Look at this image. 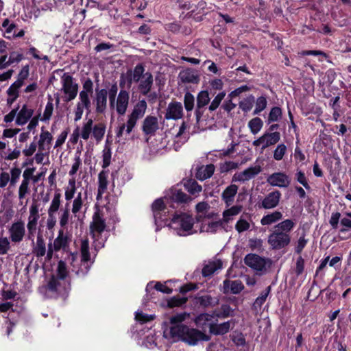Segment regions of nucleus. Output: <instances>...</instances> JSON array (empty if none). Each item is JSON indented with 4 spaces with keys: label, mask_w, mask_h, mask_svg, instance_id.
Listing matches in <instances>:
<instances>
[{
    "label": "nucleus",
    "mask_w": 351,
    "mask_h": 351,
    "mask_svg": "<svg viewBox=\"0 0 351 351\" xmlns=\"http://www.w3.org/2000/svg\"><path fill=\"white\" fill-rule=\"evenodd\" d=\"M21 170L18 167H12L10 171V184L14 186L21 176Z\"/></svg>",
    "instance_id": "obj_56"
},
{
    "label": "nucleus",
    "mask_w": 351,
    "mask_h": 351,
    "mask_svg": "<svg viewBox=\"0 0 351 351\" xmlns=\"http://www.w3.org/2000/svg\"><path fill=\"white\" fill-rule=\"evenodd\" d=\"M222 267V262L219 259H216L209 262L202 269V274L204 276H208L214 274L218 269Z\"/></svg>",
    "instance_id": "obj_36"
},
{
    "label": "nucleus",
    "mask_w": 351,
    "mask_h": 351,
    "mask_svg": "<svg viewBox=\"0 0 351 351\" xmlns=\"http://www.w3.org/2000/svg\"><path fill=\"white\" fill-rule=\"evenodd\" d=\"M179 78L183 83L198 84L199 82V76L197 71L191 69L180 71Z\"/></svg>",
    "instance_id": "obj_28"
},
{
    "label": "nucleus",
    "mask_w": 351,
    "mask_h": 351,
    "mask_svg": "<svg viewBox=\"0 0 351 351\" xmlns=\"http://www.w3.org/2000/svg\"><path fill=\"white\" fill-rule=\"evenodd\" d=\"M244 289V286L240 280H225L223 282V292L224 293L237 294Z\"/></svg>",
    "instance_id": "obj_25"
},
{
    "label": "nucleus",
    "mask_w": 351,
    "mask_h": 351,
    "mask_svg": "<svg viewBox=\"0 0 351 351\" xmlns=\"http://www.w3.org/2000/svg\"><path fill=\"white\" fill-rule=\"evenodd\" d=\"M210 101L209 93L206 90L200 91L197 97V108L201 109L208 104Z\"/></svg>",
    "instance_id": "obj_45"
},
{
    "label": "nucleus",
    "mask_w": 351,
    "mask_h": 351,
    "mask_svg": "<svg viewBox=\"0 0 351 351\" xmlns=\"http://www.w3.org/2000/svg\"><path fill=\"white\" fill-rule=\"evenodd\" d=\"M16 24L14 23H10L8 19H4L2 23V27L5 29L3 33L4 37L8 39H12L14 29L16 28Z\"/></svg>",
    "instance_id": "obj_43"
},
{
    "label": "nucleus",
    "mask_w": 351,
    "mask_h": 351,
    "mask_svg": "<svg viewBox=\"0 0 351 351\" xmlns=\"http://www.w3.org/2000/svg\"><path fill=\"white\" fill-rule=\"evenodd\" d=\"M61 193L56 192L47 208L46 226L48 230H52L56 226L57 215L58 216L60 228H67L71 219L69 204L66 203L64 206H61Z\"/></svg>",
    "instance_id": "obj_1"
},
{
    "label": "nucleus",
    "mask_w": 351,
    "mask_h": 351,
    "mask_svg": "<svg viewBox=\"0 0 351 351\" xmlns=\"http://www.w3.org/2000/svg\"><path fill=\"white\" fill-rule=\"evenodd\" d=\"M234 326L233 321L230 320L221 324L213 323L210 326V333L215 335H223L229 332V330Z\"/></svg>",
    "instance_id": "obj_26"
},
{
    "label": "nucleus",
    "mask_w": 351,
    "mask_h": 351,
    "mask_svg": "<svg viewBox=\"0 0 351 351\" xmlns=\"http://www.w3.org/2000/svg\"><path fill=\"white\" fill-rule=\"evenodd\" d=\"M282 213L280 211L276 210L264 215L261 219V224L262 226H269L282 219Z\"/></svg>",
    "instance_id": "obj_34"
},
{
    "label": "nucleus",
    "mask_w": 351,
    "mask_h": 351,
    "mask_svg": "<svg viewBox=\"0 0 351 351\" xmlns=\"http://www.w3.org/2000/svg\"><path fill=\"white\" fill-rule=\"evenodd\" d=\"M29 76V66H25L22 68L20 73L18 75L17 80L13 83L16 86H18V87H21L25 82V80Z\"/></svg>",
    "instance_id": "obj_48"
},
{
    "label": "nucleus",
    "mask_w": 351,
    "mask_h": 351,
    "mask_svg": "<svg viewBox=\"0 0 351 351\" xmlns=\"http://www.w3.org/2000/svg\"><path fill=\"white\" fill-rule=\"evenodd\" d=\"M223 221L221 220L202 223L200 227V232L215 233L223 226Z\"/></svg>",
    "instance_id": "obj_39"
},
{
    "label": "nucleus",
    "mask_w": 351,
    "mask_h": 351,
    "mask_svg": "<svg viewBox=\"0 0 351 351\" xmlns=\"http://www.w3.org/2000/svg\"><path fill=\"white\" fill-rule=\"evenodd\" d=\"M106 125L102 123L93 124V120L88 119L83 122L81 128L77 127L73 132V142L76 143L79 137L87 141L92 136L97 143H99L105 134Z\"/></svg>",
    "instance_id": "obj_3"
},
{
    "label": "nucleus",
    "mask_w": 351,
    "mask_h": 351,
    "mask_svg": "<svg viewBox=\"0 0 351 351\" xmlns=\"http://www.w3.org/2000/svg\"><path fill=\"white\" fill-rule=\"evenodd\" d=\"M213 319V315L209 313H201L194 319V322L197 327L202 330H206L208 328L209 332H210V326L214 323Z\"/></svg>",
    "instance_id": "obj_24"
},
{
    "label": "nucleus",
    "mask_w": 351,
    "mask_h": 351,
    "mask_svg": "<svg viewBox=\"0 0 351 351\" xmlns=\"http://www.w3.org/2000/svg\"><path fill=\"white\" fill-rule=\"evenodd\" d=\"M59 279V278L52 276L47 284V289L49 291L53 293H56L59 291L61 287V284Z\"/></svg>",
    "instance_id": "obj_51"
},
{
    "label": "nucleus",
    "mask_w": 351,
    "mask_h": 351,
    "mask_svg": "<svg viewBox=\"0 0 351 351\" xmlns=\"http://www.w3.org/2000/svg\"><path fill=\"white\" fill-rule=\"evenodd\" d=\"M29 181L22 180L18 191V197L19 200H23L27 195L30 193Z\"/></svg>",
    "instance_id": "obj_49"
},
{
    "label": "nucleus",
    "mask_w": 351,
    "mask_h": 351,
    "mask_svg": "<svg viewBox=\"0 0 351 351\" xmlns=\"http://www.w3.org/2000/svg\"><path fill=\"white\" fill-rule=\"evenodd\" d=\"M263 126V122L259 117H255L248 122V127L253 134H258Z\"/></svg>",
    "instance_id": "obj_44"
},
{
    "label": "nucleus",
    "mask_w": 351,
    "mask_h": 351,
    "mask_svg": "<svg viewBox=\"0 0 351 351\" xmlns=\"http://www.w3.org/2000/svg\"><path fill=\"white\" fill-rule=\"evenodd\" d=\"M71 241V235L69 233L67 228H60L53 243H49L48 245L47 258L49 259L51 258L53 251H59L61 249L65 250L69 246Z\"/></svg>",
    "instance_id": "obj_10"
},
{
    "label": "nucleus",
    "mask_w": 351,
    "mask_h": 351,
    "mask_svg": "<svg viewBox=\"0 0 351 351\" xmlns=\"http://www.w3.org/2000/svg\"><path fill=\"white\" fill-rule=\"evenodd\" d=\"M282 117V110L279 107H274L271 109L268 116L267 122L270 123L271 122L278 121Z\"/></svg>",
    "instance_id": "obj_52"
},
{
    "label": "nucleus",
    "mask_w": 351,
    "mask_h": 351,
    "mask_svg": "<svg viewBox=\"0 0 351 351\" xmlns=\"http://www.w3.org/2000/svg\"><path fill=\"white\" fill-rule=\"evenodd\" d=\"M267 182L273 186L287 188L291 183V179L289 176L285 173L276 172L267 177Z\"/></svg>",
    "instance_id": "obj_19"
},
{
    "label": "nucleus",
    "mask_w": 351,
    "mask_h": 351,
    "mask_svg": "<svg viewBox=\"0 0 351 351\" xmlns=\"http://www.w3.org/2000/svg\"><path fill=\"white\" fill-rule=\"evenodd\" d=\"M53 104L52 101L49 100L45 106V110L43 112V116L41 120L43 121H49L53 114Z\"/></svg>",
    "instance_id": "obj_61"
},
{
    "label": "nucleus",
    "mask_w": 351,
    "mask_h": 351,
    "mask_svg": "<svg viewBox=\"0 0 351 351\" xmlns=\"http://www.w3.org/2000/svg\"><path fill=\"white\" fill-rule=\"evenodd\" d=\"M242 209L243 206L241 205H234L228 209H226L223 212V218L221 221H223V223H228L230 221H232L234 217L242 211Z\"/></svg>",
    "instance_id": "obj_33"
},
{
    "label": "nucleus",
    "mask_w": 351,
    "mask_h": 351,
    "mask_svg": "<svg viewBox=\"0 0 351 351\" xmlns=\"http://www.w3.org/2000/svg\"><path fill=\"white\" fill-rule=\"evenodd\" d=\"M250 221L245 219L243 216H241L235 224V230L239 233H241V232H243L245 231L250 230Z\"/></svg>",
    "instance_id": "obj_46"
},
{
    "label": "nucleus",
    "mask_w": 351,
    "mask_h": 351,
    "mask_svg": "<svg viewBox=\"0 0 351 351\" xmlns=\"http://www.w3.org/2000/svg\"><path fill=\"white\" fill-rule=\"evenodd\" d=\"M168 196L171 200L178 203H186L191 200L189 195L176 188L171 189Z\"/></svg>",
    "instance_id": "obj_32"
},
{
    "label": "nucleus",
    "mask_w": 351,
    "mask_h": 351,
    "mask_svg": "<svg viewBox=\"0 0 351 351\" xmlns=\"http://www.w3.org/2000/svg\"><path fill=\"white\" fill-rule=\"evenodd\" d=\"M254 102V97L251 95L240 101L239 107L243 111L248 112L252 108Z\"/></svg>",
    "instance_id": "obj_54"
},
{
    "label": "nucleus",
    "mask_w": 351,
    "mask_h": 351,
    "mask_svg": "<svg viewBox=\"0 0 351 351\" xmlns=\"http://www.w3.org/2000/svg\"><path fill=\"white\" fill-rule=\"evenodd\" d=\"M76 193V181L74 178L69 180L68 186L65 188L64 198L66 201H71Z\"/></svg>",
    "instance_id": "obj_41"
},
{
    "label": "nucleus",
    "mask_w": 351,
    "mask_h": 351,
    "mask_svg": "<svg viewBox=\"0 0 351 351\" xmlns=\"http://www.w3.org/2000/svg\"><path fill=\"white\" fill-rule=\"evenodd\" d=\"M106 223L104 213L99 209L93 213L90 223V234L93 239V246L95 251L104 247L106 237L104 235Z\"/></svg>",
    "instance_id": "obj_5"
},
{
    "label": "nucleus",
    "mask_w": 351,
    "mask_h": 351,
    "mask_svg": "<svg viewBox=\"0 0 351 351\" xmlns=\"http://www.w3.org/2000/svg\"><path fill=\"white\" fill-rule=\"evenodd\" d=\"M239 167V164L234 161H226L221 164L220 169L222 173L228 172Z\"/></svg>",
    "instance_id": "obj_63"
},
{
    "label": "nucleus",
    "mask_w": 351,
    "mask_h": 351,
    "mask_svg": "<svg viewBox=\"0 0 351 351\" xmlns=\"http://www.w3.org/2000/svg\"><path fill=\"white\" fill-rule=\"evenodd\" d=\"M170 333L173 337H176L191 346L196 345L199 341H208L210 339L209 335L185 325L172 326L170 328Z\"/></svg>",
    "instance_id": "obj_4"
},
{
    "label": "nucleus",
    "mask_w": 351,
    "mask_h": 351,
    "mask_svg": "<svg viewBox=\"0 0 351 351\" xmlns=\"http://www.w3.org/2000/svg\"><path fill=\"white\" fill-rule=\"evenodd\" d=\"M195 220L193 217L184 213L175 214L169 226L179 236L186 237L196 233L193 230Z\"/></svg>",
    "instance_id": "obj_7"
},
{
    "label": "nucleus",
    "mask_w": 351,
    "mask_h": 351,
    "mask_svg": "<svg viewBox=\"0 0 351 351\" xmlns=\"http://www.w3.org/2000/svg\"><path fill=\"white\" fill-rule=\"evenodd\" d=\"M33 253L37 257H42L46 254V246L43 236L38 234L36 239V242H34Z\"/></svg>",
    "instance_id": "obj_35"
},
{
    "label": "nucleus",
    "mask_w": 351,
    "mask_h": 351,
    "mask_svg": "<svg viewBox=\"0 0 351 351\" xmlns=\"http://www.w3.org/2000/svg\"><path fill=\"white\" fill-rule=\"evenodd\" d=\"M86 197L83 198L82 193H78L77 196L72 202L71 212L76 217L82 209L84 205V200Z\"/></svg>",
    "instance_id": "obj_40"
},
{
    "label": "nucleus",
    "mask_w": 351,
    "mask_h": 351,
    "mask_svg": "<svg viewBox=\"0 0 351 351\" xmlns=\"http://www.w3.org/2000/svg\"><path fill=\"white\" fill-rule=\"evenodd\" d=\"M74 162L72 165V167H71V170L69 171V175L71 176H73L74 175L76 174L77 171H78L80 167L82 165V160H81V158H80V154L77 152L75 154V156H74Z\"/></svg>",
    "instance_id": "obj_60"
},
{
    "label": "nucleus",
    "mask_w": 351,
    "mask_h": 351,
    "mask_svg": "<svg viewBox=\"0 0 351 351\" xmlns=\"http://www.w3.org/2000/svg\"><path fill=\"white\" fill-rule=\"evenodd\" d=\"M281 193L278 191L269 193L262 201L261 207L265 209H271L276 207L280 202Z\"/></svg>",
    "instance_id": "obj_22"
},
{
    "label": "nucleus",
    "mask_w": 351,
    "mask_h": 351,
    "mask_svg": "<svg viewBox=\"0 0 351 351\" xmlns=\"http://www.w3.org/2000/svg\"><path fill=\"white\" fill-rule=\"evenodd\" d=\"M138 90L143 95H147L151 90L154 83L153 76L149 72H145V67L143 66L142 73L140 79L137 81Z\"/></svg>",
    "instance_id": "obj_18"
},
{
    "label": "nucleus",
    "mask_w": 351,
    "mask_h": 351,
    "mask_svg": "<svg viewBox=\"0 0 351 351\" xmlns=\"http://www.w3.org/2000/svg\"><path fill=\"white\" fill-rule=\"evenodd\" d=\"M40 219L39 204L34 202L29 209L27 217V239L34 243L35 234L36 233L38 220Z\"/></svg>",
    "instance_id": "obj_11"
},
{
    "label": "nucleus",
    "mask_w": 351,
    "mask_h": 351,
    "mask_svg": "<svg viewBox=\"0 0 351 351\" xmlns=\"http://www.w3.org/2000/svg\"><path fill=\"white\" fill-rule=\"evenodd\" d=\"M108 171L103 170L98 175V189L96 199L97 201L101 199L103 194L106 191L108 181Z\"/></svg>",
    "instance_id": "obj_27"
},
{
    "label": "nucleus",
    "mask_w": 351,
    "mask_h": 351,
    "mask_svg": "<svg viewBox=\"0 0 351 351\" xmlns=\"http://www.w3.org/2000/svg\"><path fill=\"white\" fill-rule=\"evenodd\" d=\"M185 188L192 195L199 194L202 191V186L195 181H189L185 184Z\"/></svg>",
    "instance_id": "obj_50"
},
{
    "label": "nucleus",
    "mask_w": 351,
    "mask_h": 351,
    "mask_svg": "<svg viewBox=\"0 0 351 351\" xmlns=\"http://www.w3.org/2000/svg\"><path fill=\"white\" fill-rule=\"evenodd\" d=\"M90 96V95H88L84 92H80L79 101L77 102L78 104L84 107L88 112L90 111L91 106Z\"/></svg>",
    "instance_id": "obj_47"
},
{
    "label": "nucleus",
    "mask_w": 351,
    "mask_h": 351,
    "mask_svg": "<svg viewBox=\"0 0 351 351\" xmlns=\"http://www.w3.org/2000/svg\"><path fill=\"white\" fill-rule=\"evenodd\" d=\"M102 167L104 169L108 167L111 161V150L108 145H105L102 152Z\"/></svg>",
    "instance_id": "obj_53"
},
{
    "label": "nucleus",
    "mask_w": 351,
    "mask_h": 351,
    "mask_svg": "<svg viewBox=\"0 0 351 351\" xmlns=\"http://www.w3.org/2000/svg\"><path fill=\"white\" fill-rule=\"evenodd\" d=\"M183 114L182 105L180 102H171L169 104L165 114L166 119H179Z\"/></svg>",
    "instance_id": "obj_21"
},
{
    "label": "nucleus",
    "mask_w": 351,
    "mask_h": 351,
    "mask_svg": "<svg viewBox=\"0 0 351 351\" xmlns=\"http://www.w3.org/2000/svg\"><path fill=\"white\" fill-rule=\"evenodd\" d=\"M147 108V104L145 99L139 100L133 107L132 111L127 116V121L125 123L120 125L116 132L117 137L119 138L123 136V132L125 130L127 134H130L137 121L143 117Z\"/></svg>",
    "instance_id": "obj_6"
},
{
    "label": "nucleus",
    "mask_w": 351,
    "mask_h": 351,
    "mask_svg": "<svg viewBox=\"0 0 351 351\" xmlns=\"http://www.w3.org/2000/svg\"><path fill=\"white\" fill-rule=\"evenodd\" d=\"M215 169V166L213 164L202 165L197 169L195 177L199 180H205L213 175Z\"/></svg>",
    "instance_id": "obj_29"
},
{
    "label": "nucleus",
    "mask_w": 351,
    "mask_h": 351,
    "mask_svg": "<svg viewBox=\"0 0 351 351\" xmlns=\"http://www.w3.org/2000/svg\"><path fill=\"white\" fill-rule=\"evenodd\" d=\"M197 302L204 307L215 306L219 303L217 298H212L210 295H204L196 298Z\"/></svg>",
    "instance_id": "obj_38"
},
{
    "label": "nucleus",
    "mask_w": 351,
    "mask_h": 351,
    "mask_svg": "<svg viewBox=\"0 0 351 351\" xmlns=\"http://www.w3.org/2000/svg\"><path fill=\"white\" fill-rule=\"evenodd\" d=\"M194 101H195L194 97L191 93H186L184 95V103L185 109L187 111H191L193 110V108L194 107Z\"/></svg>",
    "instance_id": "obj_64"
},
{
    "label": "nucleus",
    "mask_w": 351,
    "mask_h": 351,
    "mask_svg": "<svg viewBox=\"0 0 351 351\" xmlns=\"http://www.w3.org/2000/svg\"><path fill=\"white\" fill-rule=\"evenodd\" d=\"M63 100L66 102L73 100L78 93V84L75 82L73 77L69 73H64L60 80Z\"/></svg>",
    "instance_id": "obj_9"
},
{
    "label": "nucleus",
    "mask_w": 351,
    "mask_h": 351,
    "mask_svg": "<svg viewBox=\"0 0 351 351\" xmlns=\"http://www.w3.org/2000/svg\"><path fill=\"white\" fill-rule=\"evenodd\" d=\"M286 152V145L284 144H279L274 152V158L276 160H282Z\"/></svg>",
    "instance_id": "obj_62"
},
{
    "label": "nucleus",
    "mask_w": 351,
    "mask_h": 351,
    "mask_svg": "<svg viewBox=\"0 0 351 351\" xmlns=\"http://www.w3.org/2000/svg\"><path fill=\"white\" fill-rule=\"evenodd\" d=\"M280 139V134L278 132H265L258 139L253 141L252 145L254 147L261 146V149L264 150L268 147L274 145Z\"/></svg>",
    "instance_id": "obj_15"
},
{
    "label": "nucleus",
    "mask_w": 351,
    "mask_h": 351,
    "mask_svg": "<svg viewBox=\"0 0 351 351\" xmlns=\"http://www.w3.org/2000/svg\"><path fill=\"white\" fill-rule=\"evenodd\" d=\"M107 95L108 92L106 89L103 88L96 90L93 103L97 113L101 114L106 111L107 107Z\"/></svg>",
    "instance_id": "obj_20"
},
{
    "label": "nucleus",
    "mask_w": 351,
    "mask_h": 351,
    "mask_svg": "<svg viewBox=\"0 0 351 351\" xmlns=\"http://www.w3.org/2000/svg\"><path fill=\"white\" fill-rule=\"evenodd\" d=\"M226 96V93L224 91H222L219 93H218L215 97L213 99V100L211 101L210 106H209V110L210 111H214L220 105L221 101L223 99V98Z\"/></svg>",
    "instance_id": "obj_55"
},
{
    "label": "nucleus",
    "mask_w": 351,
    "mask_h": 351,
    "mask_svg": "<svg viewBox=\"0 0 351 351\" xmlns=\"http://www.w3.org/2000/svg\"><path fill=\"white\" fill-rule=\"evenodd\" d=\"M261 171L262 167L261 165H252L243 171L236 173L233 176L232 180L234 182H245L256 177Z\"/></svg>",
    "instance_id": "obj_16"
},
{
    "label": "nucleus",
    "mask_w": 351,
    "mask_h": 351,
    "mask_svg": "<svg viewBox=\"0 0 351 351\" xmlns=\"http://www.w3.org/2000/svg\"><path fill=\"white\" fill-rule=\"evenodd\" d=\"M80 253L82 262H88L90 261V255L89 252V242L87 239H83L80 242Z\"/></svg>",
    "instance_id": "obj_42"
},
{
    "label": "nucleus",
    "mask_w": 351,
    "mask_h": 351,
    "mask_svg": "<svg viewBox=\"0 0 351 351\" xmlns=\"http://www.w3.org/2000/svg\"><path fill=\"white\" fill-rule=\"evenodd\" d=\"M158 129V121L157 117L147 116L143 120L142 130L146 135L154 134Z\"/></svg>",
    "instance_id": "obj_23"
},
{
    "label": "nucleus",
    "mask_w": 351,
    "mask_h": 351,
    "mask_svg": "<svg viewBox=\"0 0 351 351\" xmlns=\"http://www.w3.org/2000/svg\"><path fill=\"white\" fill-rule=\"evenodd\" d=\"M270 291V287H268L267 289L262 292L261 295L258 297L255 302H254L253 306L255 308H261L263 303L266 301V299L268 296L269 292Z\"/></svg>",
    "instance_id": "obj_59"
},
{
    "label": "nucleus",
    "mask_w": 351,
    "mask_h": 351,
    "mask_svg": "<svg viewBox=\"0 0 351 351\" xmlns=\"http://www.w3.org/2000/svg\"><path fill=\"white\" fill-rule=\"evenodd\" d=\"M308 241V240L306 239L305 233L303 232L295 243V252L297 254H300L306 245Z\"/></svg>",
    "instance_id": "obj_57"
},
{
    "label": "nucleus",
    "mask_w": 351,
    "mask_h": 351,
    "mask_svg": "<svg viewBox=\"0 0 351 351\" xmlns=\"http://www.w3.org/2000/svg\"><path fill=\"white\" fill-rule=\"evenodd\" d=\"M245 263L259 274L265 273L270 267L271 261L269 258L261 257L255 254H247L244 259Z\"/></svg>",
    "instance_id": "obj_12"
},
{
    "label": "nucleus",
    "mask_w": 351,
    "mask_h": 351,
    "mask_svg": "<svg viewBox=\"0 0 351 351\" xmlns=\"http://www.w3.org/2000/svg\"><path fill=\"white\" fill-rule=\"evenodd\" d=\"M143 64H137L133 70H128L125 73L120 76L119 85L121 87L130 88L133 82L137 83L142 73Z\"/></svg>",
    "instance_id": "obj_14"
},
{
    "label": "nucleus",
    "mask_w": 351,
    "mask_h": 351,
    "mask_svg": "<svg viewBox=\"0 0 351 351\" xmlns=\"http://www.w3.org/2000/svg\"><path fill=\"white\" fill-rule=\"evenodd\" d=\"M52 140V134L49 131L44 130L43 129H42L41 132L39 135L38 147L40 148L41 150H50Z\"/></svg>",
    "instance_id": "obj_31"
},
{
    "label": "nucleus",
    "mask_w": 351,
    "mask_h": 351,
    "mask_svg": "<svg viewBox=\"0 0 351 351\" xmlns=\"http://www.w3.org/2000/svg\"><path fill=\"white\" fill-rule=\"evenodd\" d=\"M130 94L126 90H121L117 97L112 101H110L111 108L115 109L117 114L124 115L129 105Z\"/></svg>",
    "instance_id": "obj_13"
},
{
    "label": "nucleus",
    "mask_w": 351,
    "mask_h": 351,
    "mask_svg": "<svg viewBox=\"0 0 351 351\" xmlns=\"http://www.w3.org/2000/svg\"><path fill=\"white\" fill-rule=\"evenodd\" d=\"M10 239L13 243H20L25 234V223L22 220L14 222L8 229Z\"/></svg>",
    "instance_id": "obj_17"
},
{
    "label": "nucleus",
    "mask_w": 351,
    "mask_h": 351,
    "mask_svg": "<svg viewBox=\"0 0 351 351\" xmlns=\"http://www.w3.org/2000/svg\"><path fill=\"white\" fill-rule=\"evenodd\" d=\"M152 208L156 223L158 219H162L160 212L165 211L166 208L163 199H156L152 205Z\"/></svg>",
    "instance_id": "obj_37"
},
{
    "label": "nucleus",
    "mask_w": 351,
    "mask_h": 351,
    "mask_svg": "<svg viewBox=\"0 0 351 351\" xmlns=\"http://www.w3.org/2000/svg\"><path fill=\"white\" fill-rule=\"evenodd\" d=\"M295 223L287 219L276 224L268 235L267 243L274 250H280L287 247L291 241L290 233Z\"/></svg>",
    "instance_id": "obj_2"
},
{
    "label": "nucleus",
    "mask_w": 351,
    "mask_h": 351,
    "mask_svg": "<svg viewBox=\"0 0 351 351\" xmlns=\"http://www.w3.org/2000/svg\"><path fill=\"white\" fill-rule=\"evenodd\" d=\"M34 114V110L27 104H24L19 110V106L12 109L8 114L4 116L3 121L5 123H11L15 119V123L17 125L26 124Z\"/></svg>",
    "instance_id": "obj_8"
},
{
    "label": "nucleus",
    "mask_w": 351,
    "mask_h": 351,
    "mask_svg": "<svg viewBox=\"0 0 351 351\" xmlns=\"http://www.w3.org/2000/svg\"><path fill=\"white\" fill-rule=\"evenodd\" d=\"M238 191V186L235 184H231L226 187L222 193V199L224 201L226 206H230L234 202V197Z\"/></svg>",
    "instance_id": "obj_30"
},
{
    "label": "nucleus",
    "mask_w": 351,
    "mask_h": 351,
    "mask_svg": "<svg viewBox=\"0 0 351 351\" xmlns=\"http://www.w3.org/2000/svg\"><path fill=\"white\" fill-rule=\"evenodd\" d=\"M10 241L6 237H0V255L6 254L10 250Z\"/></svg>",
    "instance_id": "obj_58"
}]
</instances>
